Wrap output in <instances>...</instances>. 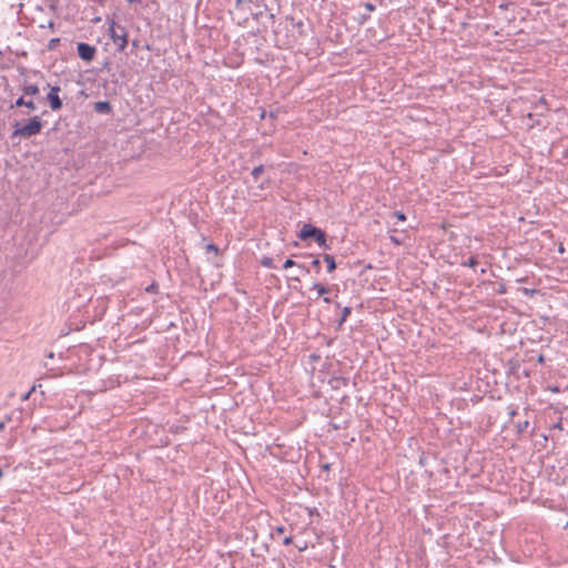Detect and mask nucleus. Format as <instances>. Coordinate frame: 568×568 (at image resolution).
<instances>
[{"label":"nucleus","instance_id":"4","mask_svg":"<svg viewBox=\"0 0 568 568\" xmlns=\"http://www.w3.org/2000/svg\"><path fill=\"white\" fill-rule=\"evenodd\" d=\"M77 52L83 61L91 62L97 54V48L85 42H79L77 44Z\"/></svg>","mask_w":568,"mask_h":568},{"label":"nucleus","instance_id":"5","mask_svg":"<svg viewBox=\"0 0 568 568\" xmlns=\"http://www.w3.org/2000/svg\"><path fill=\"white\" fill-rule=\"evenodd\" d=\"M60 91V87L53 85L50 88V91L47 94V101L49 102L52 111H59L63 106L62 100L59 97Z\"/></svg>","mask_w":568,"mask_h":568},{"label":"nucleus","instance_id":"3","mask_svg":"<svg viewBox=\"0 0 568 568\" xmlns=\"http://www.w3.org/2000/svg\"><path fill=\"white\" fill-rule=\"evenodd\" d=\"M42 121L39 116H33L29 120L27 124H24L21 128H16V130L12 132V138L21 136L24 139L31 138L36 134H39L42 130Z\"/></svg>","mask_w":568,"mask_h":568},{"label":"nucleus","instance_id":"32","mask_svg":"<svg viewBox=\"0 0 568 568\" xmlns=\"http://www.w3.org/2000/svg\"><path fill=\"white\" fill-rule=\"evenodd\" d=\"M323 301H324V303H327V304L331 303V298L329 297H324Z\"/></svg>","mask_w":568,"mask_h":568},{"label":"nucleus","instance_id":"23","mask_svg":"<svg viewBox=\"0 0 568 568\" xmlns=\"http://www.w3.org/2000/svg\"><path fill=\"white\" fill-rule=\"evenodd\" d=\"M292 542H293V538H292V536H287V537H285V538H284V540H283V544H284L285 546H288V545H291Z\"/></svg>","mask_w":568,"mask_h":568},{"label":"nucleus","instance_id":"12","mask_svg":"<svg viewBox=\"0 0 568 568\" xmlns=\"http://www.w3.org/2000/svg\"><path fill=\"white\" fill-rule=\"evenodd\" d=\"M313 288L317 290L318 295H325L328 293V288L322 284L315 283V284H313Z\"/></svg>","mask_w":568,"mask_h":568},{"label":"nucleus","instance_id":"17","mask_svg":"<svg viewBox=\"0 0 568 568\" xmlns=\"http://www.w3.org/2000/svg\"><path fill=\"white\" fill-rule=\"evenodd\" d=\"M205 250L207 253L213 252L214 254H217V252H219L217 246L213 243L207 244Z\"/></svg>","mask_w":568,"mask_h":568},{"label":"nucleus","instance_id":"19","mask_svg":"<svg viewBox=\"0 0 568 568\" xmlns=\"http://www.w3.org/2000/svg\"><path fill=\"white\" fill-rule=\"evenodd\" d=\"M394 216H396V219L398 221H405L406 220V215L403 212H400V211H395L394 212Z\"/></svg>","mask_w":568,"mask_h":568},{"label":"nucleus","instance_id":"9","mask_svg":"<svg viewBox=\"0 0 568 568\" xmlns=\"http://www.w3.org/2000/svg\"><path fill=\"white\" fill-rule=\"evenodd\" d=\"M23 93L27 95H36L39 93V88L36 84L26 85L23 88Z\"/></svg>","mask_w":568,"mask_h":568},{"label":"nucleus","instance_id":"16","mask_svg":"<svg viewBox=\"0 0 568 568\" xmlns=\"http://www.w3.org/2000/svg\"><path fill=\"white\" fill-rule=\"evenodd\" d=\"M59 43H60L59 38L51 39L48 44L49 50H53Z\"/></svg>","mask_w":568,"mask_h":568},{"label":"nucleus","instance_id":"6","mask_svg":"<svg viewBox=\"0 0 568 568\" xmlns=\"http://www.w3.org/2000/svg\"><path fill=\"white\" fill-rule=\"evenodd\" d=\"M93 110L100 114H110L112 112V105L109 101H98L93 104Z\"/></svg>","mask_w":568,"mask_h":568},{"label":"nucleus","instance_id":"2","mask_svg":"<svg viewBox=\"0 0 568 568\" xmlns=\"http://www.w3.org/2000/svg\"><path fill=\"white\" fill-rule=\"evenodd\" d=\"M109 36L116 45L118 51L124 52L128 47V32L125 28L112 20L109 26Z\"/></svg>","mask_w":568,"mask_h":568},{"label":"nucleus","instance_id":"31","mask_svg":"<svg viewBox=\"0 0 568 568\" xmlns=\"http://www.w3.org/2000/svg\"><path fill=\"white\" fill-rule=\"evenodd\" d=\"M329 467H331V465H329V464H325V465H323V469H325V470H328V469H329Z\"/></svg>","mask_w":568,"mask_h":568},{"label":"nucleus","instance_id":"37","mask_svg":"<svg viewBox=\"0 0 568 568\" xmlns=\"http://www.w3.org/2000/svg\"><path fill=\"white\" fill-rule=\"evenodd\" d=\"M3 476L2 469L0 468V478Z\"/></svg>","mask_w":568,"mask_h":568},{"label":"nucleus","instance_id":"24","mask_svg":"<svg viewBox=\"0 0 568 568\" xmlns=\"http://www.w3.org/2000/svg\"><path fill=\"white\" fill-rule=\"evenodd\" d=\"M275 532H276L277 535H282V534H284V532H285V527H283V526H278V527H276V528H275Z\"/></svg>","mask_w":568,"mask_h":568},{"label":"nucleus","instance_id":"33","mask_svg":"<svg viewBox=\"0 0 568 568\" xmlns=\"http://www.w3.org/2000/svg\"><path fill=\"white\" fill-rule=\"evenodd\" d=\"M392 241L398 244V241L392 236Z\"/></svg>","mask_w":568,"mask_h":568},{"label":"nucleus","instance_id":"8","mask_svg":"<svg viewBox=\"0 0 568 568\" xmlns=\"http://www.w3.org/2000/svg\"><path fill=\"white\" fill-rule=\"evenodd\" d=\"M16 106H27L28 109L30 110H36V104L32 100H24L22 97H20L19 99H17L16 103H14Z\"/></svg>","mask_w":568,"mask_h":568},{"label":"nucleus","instance_id":"28","mask_svg":"<svg viewBox=\"0 0 568 568\" xmlns=\"http://www.w3.org/2000/svg\"><path fill=\"white\" fill-rule=\"evenodd\" d=\"M6 423H7V420H1L0 422V432H2L4 429Z\"/></svg>","mask_w":568,"mask_h":568},{"label":"nucleus","instance_id":"36","mask_svg":"<svg viewBox=\"0 0 568 568\" xmlns=\"http://www.w3.org/2000/svg\"><path fill=\"white\" fill-rule=\"evenodd\" d=\"M104 1H105V0H98V2H99L100 4H102Z\"/></svg>","mask_w":568,"mask_h":568},{"label":"nucleus","instance_id":"35","mask_svg":"<svg viewBox=\"0 0 568 568\" xmlns=\"http://www.w3.org/2000/svg\"><path fill=\"white\" fill-rule=\"evenodd\" d=\"M510 415H511V416H515V415H516V412H515V410H511V412H510Z\"/></svg>","mask_w":568,"mask_h":568},{"label":"nucleus","instance_id":"29","mask_svg":"<svg viewBox=\"0 0 568 568\" xmlns=\"http://www.w3.org/2000/svg\"><path fill=\"white\" fill-rule=\"evenodd\" d=\"M300 268L304 270L306 273L310 272V270L307 267H305L304 265H298Z\"/></svg>","mask_w":568,"mask_h":568},{"label":"nucleus","instance_id":"15","mask_svg":"<svg viewBox=\"0 0 568 568\" xmlns=\"http://www.w3.org/2000/svg\"><path fill=\"white\" fill-rule=\"evenodd\" d=\"M464 265L469 267H476L478 265V261L476 257L471 256L467 262L464 263Z\"/></svg>","mask_w":568,"mask_h":568},{"label":"nucleus","instance_id":"20","mask_svg":"<svg viewBox=\"0 0 568 568\" xmlns=\"http://www.w3.org/2000/svg\"><path fill=\"white\" fill-rule=\"evenodd\" d=\"M295 265H296V263H295L292 258H287V260L284 262L283 267H284V268H288V267H293V266H295Z\"/></svg>","mask_w":568,"mask_h":568},{"label":"nucleus","instance_id":"1","mask_svg":"<svg viewBox=\"0 0 568 568\" xmlns=\"http://www.w3.org/2000/svg\"><path fill=\"white\" fill-rule=\"evenodd\" d=\"M298 237L302 241L313 240L321 247L329 248V246L326 243V233L323 230H321L310 223L303 225V227L301 229V231L298 233Z\"/></svg>","mask_w":568,"mask_h":568},{"label":"nucleus","instance_id":"14","mask_svg":"<svg viewBox=\"0 0 568 568\" xmlns=\"http://www.w3.org/2000/svg\"><path fill=\"white\" fill-rule=\"evenodd\" d=\"M528 425H529V422H528V420H525V422H523V423H520V422H519V423L516 425V427H517V432H518L519 434L524 433V432L526 430V428L528 427Z\"/></svg>","mask_w":568,"mask_h":568},{"label":"nucleus","instance_id":"22","mask_svg":"<svg viewBox=\"0 0 568 568\" xmlns=\"http://www.w3.org/2000/svg\"><path fill=\"white\" fill-rule=\"evenodd\" d=\"M34 390H36V386H32V387H31V389H30L28 393H26V394L22 396V398H21V399H22V400H28V399H29V397H30V395H31Z\"/></svg>","mask_w":568,"mask_h":568},{"label":"nucleus","instance_id":"10","mask_svg":"<svg viewBox=\"0 0 568 568\" xmlns=\"http://www.w3.org/2000/svg\"><path fill=\"white\" fill-rule=\"evenodd\" d=\"M351 312H352V308H351V307H348V306H346V307H344V308L342 310V315H341V318H339V321H338V326H342V325H343V323H344V322L346 321V318L349 316Z\"/></svg>","mask_w":568,"mask_h":568},{"label":"nucleus","instance_id":"30","mask_svg":"<svg viewBox=\"0 0 568 568\" xmlns=\"http://www.w3.org/2000/svg\"><path fill=\"white\" fill-rule=\"evenodd\" d=\"M132 45H133L134 48H138V47H139V42H138V40H134V41L132 42Z\"/></svg>","mask_w":568,"mask_h":568},{"label":"nucleus","instance_id":"13","mask_svg":"<svg viewBox=\"0 0 568 568\" xmlns=\"http://www.w3.org/2000/svg\"><path fill=\"white\" fill-rule=\"evenodd\" d=\"M261 264L265 267H268V268H273L274 267V264H273V258L272 257H267V256H264L262 260H261Z\"/></svg>","mask_w":568,"mask_h":568},{"label":"nucleus","instance_id":"21","mask_svg":"<svg viewBox=\"0 0 568 568\" xmlns=\"http://www.w3.org/2000/svg\"><path fill=\"white\" fill-rule=\"evenodd\" d=\"M364 8H365L368 12H373V11L376 9L375 4H373V3H371V2H365V3H364Z\"/></svg>","mask_w":568,"mask_h":568},{"label":"nucleus","instance_id":"25","mask_svg":"<svg viewBox=\"0 0 568 568\" xmlns=\"http://www.w3.org/2000/svg\"><path fill=\"white\" fill-rule=\"evenodd\" d=\"M537 363H539V364H544L545 363V356L542 354L538 355Z\"/></svg>","mask_w":568,"mask_h":568},{"label":"nucleus","instance_id":"18","mask_svg":"<svg viewBox=\"0 0 568 568\" xmlns=\"http://www.w3.org/2000/svg\"><path fill=\"white\" fill-rule=\"evenodd\" d=\"M312 267L318 273L321 270V261L318 258H314L311 263Z\"/></svg>","mask_w":568,"mask_h":568},{"label":"nucleus","instance_id":"34","mask_svg":"<svg viewBox=\"0 0 568 568\" xmlns=\"http://www.w3.org/2000/svg\"><path fill=\"white\" fill-rule=\"evenodd\" d=\"M362 18H363V20H366V19L368 18V16L363 14V17H362Z\"/></svg>","mask_w":568,"mask_h":568},{"label":"nucleus","instance_id":"27","mask_svg":"<svg viewBox=\"0 0 568 568\" xmlns=\"http://www.w3.org/2000/svg\"><path fill=\"white\" fill-rule=\"evenodd\" d=\"M552 427H554V428H558V429H560V430H561V429H562V424H561V422H558V423H556Z\"/></svg>","mask_w":568,"mask_h":568},{"label":"nucleus","instance_id":"7","mask_svg":"<svg viewBox=\"0 0 568 568\" xmlns=\"http://www.w3.org/2000/svg\"><path fill=\"white\" fill-rule=\"evenodd\" d=\"M323 260L327 264V271L329 273H333L337 267L334 256L329 254H324Z\"/></svg>","mask_w":568,"mask_h":568},{"label":"nucleus","instance_id":"11","mask_svg":"<svg viewBox=\"0 0 568 568\" xmlns=\"http://www.w3.org/2000/svg\"><path fill=\"white\" fill-rule=\"evenodd\" d=\"M263 172H264V166L261 164L258 166H255L252 170L251 174H252L253 179L256 181Z\"/></svg>","mask_w":568,"mask_h":568},{"label":"nucleus","instance_id":"26","mask_svg":"<svg viewBox=\"0 0 568 568\" xmlns=\"http://www.w3.org/2000/svg\"><path fill=\"white\" fill-rule=\"evenodd\" d=\"M156 288H158V286H156L155 284H151V285L146 288V291H148V292H155V290H156Z\"/></svg>","mask_w":568,"mask_h":568}]
</instances>
